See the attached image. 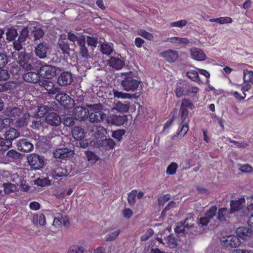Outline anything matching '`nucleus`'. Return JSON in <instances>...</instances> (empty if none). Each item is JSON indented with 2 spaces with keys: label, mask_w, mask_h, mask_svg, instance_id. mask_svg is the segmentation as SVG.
<instances>
[{
  "label": "nucleus",
  "mask_w": 253,
  "mask_h": 253,
  "mask_svg": "<svg viewBox=\"0 0 253 253\" xmlns=\"http://www.w3.org/2000/svg\"><path fill=\"white\" fill-rule=\"evenodd\" d=\"M123 80L121 84L122 88L127 91H134L137 90L140 81L138 80L135 73L131 71L122 73Z\"/></svg>",
  "instance_id": "f257e3e1"
},
{
  "label": "nucleus",
  "mask_w": 253,
  "mask_h": 253,
  "mask_svg": "<svg viewBox=\"0 0 253 253\" xmlns=\"http://www.w3.org/2000/svg\"><path fill=\"white\" fill-rule=\"evenodd\" d=\"M87 107L89 108L90 111L88 118L91 123L100 122L105 118L106 114L102 111V106L101 104L89 105Z\"/></svg>",
  "instance_id": "f03ea898"
},
{
  "label": "nucleus",
  "mask_w": 253,
  "mask_h": 253,
  "mask_svg": "<svg viewBox=\"0 0 253 253\" xmlns=\"http://www.w3.org/2000/svg\"><path fill=\"white\" fill-rule=\"evenodd\" d=\"M6 113L8 117L12 118V120L18 119L16 123L17 126H25L26 114H24L20 108L16 107H8L6 109Z\"/></svg>",
  "instance_id": "7ed1b4c3"
},
{
  "label": "nucleus",
  "mask_w": 253,
  "mask_h": 253,
  "mask_svg": "<svg viewBox=\"0 0 253 253\" xmlns=\"http://www.w3.org/2000/svg\"><path fill=\"white\" fill-rule=\"evenodd\" d=\"M193 110L195 108L193 103L189 99H183L180 107L179 116L182 123L185 122L189 115L188 109Z\"/></svg>",
  "instance_id": "20e7f679"
},
{
  "label": "nucleus",
  "mask_w": 253,
  "mask_h": 253,
  "mask_svg": "<svg viewBox=\"0 0 253 253\" xmlns=\"http://www.w3.org/2000/svg\"><path fill=\"white\" fill-rule=\"evenodd\" d=\"M33 53H28L22 51L18 54V60L20 65L26 70H30L32 67Z\"/></svg>",
  "instance_id": "39448f33"
},
{
  "label": "nucleus",
  "mask_w": 253,
  "mask_h": 253,
  "mask_svg": "<svg viewBox=\"0 0 253 253\" xmlns=\"http://www.w3.org/2000/svg\"><path fill=\"white\" fill-rule=\"evenodd\" d=\"M55 99L64 108L70 109L74 104V100L66 93L64 92H58L55 94Z\"/></svg>",
  "instance_id": "423d86ee"
},
{
  "label": "nucleus",
  "mask_w": 253,
  "mask_h": 253,
  "mask_svg": "<svg viewBox=\"0 0 253 253\" xmlns=\"http://www.w3.org/2000/svg\"><path fill=\"white\" fill-rule=\"evenodd\" d=\"M27 160L31 168L35 169H39L44 165L43 158L35 153L29 155Z\"/></svg>",
  "instance_id": "0eeeda50"
},
{
  "label": "nucleus",
  "mask_w": 253,
  "mask_h": 253,
  "mask_svg": "<svg viewBox=\"0 0 253 253\" xmlns=\"http://www.w3.org/2000/svg\"><path fill=\"white\" fill-rule=\"evenodd\" d=\"M217 207L212 206L205 213L204 216L201 217L199 219V223L202 226L207 225L212 220H214V217L216 216Z\"/></svg>",
  "instance_id": "6e6552de"
},
{
  "label": "nucleus",
  "mask_w": 253,
  "mask_h": 253,
  "mask_svg": "<svg viewBox=\"0 0 253 253\" xmlns=\"http://www.w3.org/2000/svg\"><path fill=\"white\" fill-rule=\"evenodd\" d=\"M56 71L54 66L49 65H42L39 70L41 76L47 79H51L55 76Z\"/></svg>",
  "instance_id": "1a4fd4ad"
},
{
  "label": "nucleus",
  "mask_w": 253,
  "mask_h": 253,
  "mask_svg": "<svg viewBox=\"0 0 253 253\" xmlns=\"http://www.w3.org/2000/svg\"><path fill=\"white\" fill-rule=\"evenodd\" d=\"M73 115L77 120L84 121L88 118L89 110L82 106H76L74 109Z\"/></svg>",
  "instance_id": "9d476101"
},
{
  "label": "nucleus",
  "mask_w": 253,
  "mask_h": 253,
  "mask_svg": "<svg viewBox=\"0 0 253 253\" xmlns=\"http://www.w3.org/2000/svg\"><path fill=\"white\" fill-rule=\"evenodd\" d=\"M49 176L54 180H59L63 177L67 176L68 172L66 169L61 167L56 166L48 171Z\"/></svg>",
  "instance_id": "9b49d317"
},
{
  "label": "nucleus",
  "mask_w": 253,
  "mask_h": 253,
  "mask_svg": "<svg viewBox=\"0 0 253 253\" xmlns=\"http://www.w3.org/2000/svg\"><path fill=\"white\" fill-rule=\"evenodd\" d=\"M57 104L54 102H48L46 105H42L38 107L37 115L40 117L47 115L50 111L56 109Z\"/></svg>",
  "instance_id": "f8f14e48"
},
{
  "label": "nucleus",
  "mask_w": 253,
  "mask_h": 253,
  "mask_svg": "<svg viewBox=\"0 0 253 253\" xmlns=\"http://www.w3.org/2000/svg\"><path fill=\"white\" fill-rule=\"evenodd\" d=\"M241 244L240 239L237 236L230 235L222 240V244L227 248H237Z\"/></svg>",
  "instance_id": "ddd939ff"
},
{
  "label": "nucleus",
  "mask_w": 253,
  "mask_h": 253,
  "mask_svg": "<svg viewBox=\"0 0 253 253\" xmlns=\"http://www.w3.org/2000/svg\"><path fill=\"white\" fill-rule=\"evenodd\" d=\"M49 46L45 42H42L38 44L35 49V54L41 59L44 58L47 56Z\"/></svg>",
  "instance_id": "4468645a"
},
{
  "label": "nucleus",
  "mask_w": 253,
  "mask_h": 253,
  "mask_svg": "<svg viewBox=\"0 0 253 253\" xmlns=\"http://www.w3.org/2000/svg\"><path fill=\"white\" fill-rule=\"evenodd\" d=\"M73 76L71 72H62L58 78L57 83L59 85L65 86L73 82Z\"/></svg>",
  "instance_id": "2eb2a0df"
},
{
  "label": "nucleus",
  "mask_w": 253,
  "mask_h": 253,
  "mask_svg": "<svg viewBox=\"0 0 253 253\" xmlns=\"http://www.w3.org/2000/svg\"><path fill=\"white\" fill-rule=\"evenodd\" d=\"M45 119L47 125L52 126H57L62 122L60 117L56 113H49Z\"/></svg>",
  "instance_id": "dca6fc26"
},
{
  "label": "nucleus",
  "mask_w": 253,
  "mask_h": 253,
  "mask_svg": "<svg viewBox=\"0 0 253 253\" xmlns=\"http://www.w3.org/2000/svg\"><path fill=\"white\" fill-rule=\"evenodd\" d=\"M161 56L169 63H173L176 61L178 57L177 50L168 49L161 53Z\"/></svg>",
  "instance_id": "f3484780"
},
{
  "label": "nucleus",
  "mask_w": 253,
  "mask_h": 253,
  "mask_svg": "<svg viewBox=\"0 0 253 253\" xmlns=\"http://www.w3.org/2000/svg\"><path fill=\"white\" fill-rule=\"evenodd\" d=\"M236 234L239 239L248 240L252 235V230L247 227H240L236 229Z\"/></svg>",
  "instance_id": "a211bd4d"
},
{
  "label": "nucleus",
  "mask_w": 253,
  "mask_h": 253,
  "mask_svg": "<svg viewBox=\"0 0 253 253\" xmlns=\"http://www.w3.org/2000/svg\"><path fill=\"white\" fill-rule=\"evenodd\" d=\"M41 76L40 72L30 71L24 74L23 78L27 82L36 84L40 81Z\"/></svg>",
  "instance_id": "6ab92c4d"
},
{
  "label": "nucleus",
  "mask_w": 253,
  "mask_h": 253,
  "mask_svg": "<svg viewBox=\"0 0 253 253\" xmlns=\"http://www.w3.org/2000/svg\"><path fill=\"white\" fill-rule=\"evenodd\" d=\"M245 203V199L244 198H240L238 200H231L230 206V212L234 213L236 211L242 209Z\"/></svg>",
  "instance_id": "aec40b11"
},
{
  "label": "nucleus",
  "mask_w": 253,
  "mask_h": 253,
  "mask_svg": "<svg viewBox=\"0 0 253 253\" xmlns=\"http://www.w3.org/2000/svg\"><path fill=\"white\" fill-rule=\"evenodd\" d=\"M109 65L116 70H120L125 65L123 59L119 57L111 56L108 60Z\"/></svg>",
  "instance_id": "412c9836"
},
{
  "label": "nucleus",
  "mask_w": 253,
  "mask_h": 253,
  "mask_svg": "<svg viewBox=\"0 0 253 253\" xmlns=\"http://www.w3.org/2000/svg\"><path fill=\"white\" fill-rule=\"evenodd\" d=\"M18 149L24 152H28L33 149V145L27 139H20L17 144Z\"/></svg>",
  "instance_id": "4be33fe9"
},
{
  "label": "nucleus",
  "mask_w": 253,
  "mask_h": 253,
  "mask_svg": "<svg viewBox=\"0 0 253 253\" xmlns=\"http://www.w3.org/2000/svg\"><path fill=\"white\" fill-rule=\"evenodd\" d=\"M192 57L198 61H203L206 59V54L201 49L197 47L192 48L190 50Z\"/></svg>",
  "instance_id": "5701e85b"
},
{
  "label": "nucleus",
  "mask_w": 253,
  "mask_h": 253,
  "mask_svg": "<svg viewBox=\"0 0 253 253\" xmlns=\"http://www.w3.org/2000/svg\"><path fill=\"white\" fill-rule=\"evenodd\" d=\"M127 120V117L125 115H113L108 120V121L111 124L116 126H120L123 125Z\"/></svg>",
  "instance_id": "b1692460"
},
{
  "label": "nucleus",
  "mask_w": 253,
  "mask_h": 253,
  "mask_svg": "<svg viewBox=\"0 0 253 253\" xmlns=\"http://www.w3.org/2000/svg\"><path fill=\"white\" fill-rule=\"evenodd\" d=\"M71 155V151L68 148L57 149L53 152V156L55 158L64 159L68 158Z\"/></svg>",
  "instance_id": "393cba45"
},
{
  "label": "nucleus",
  "mask_w": 253,
  "mask_h": 253,
  "mask_svg": "<svg viewBox=\"0 0 253 253\" xmlns=\"http://www.w3.org/2000/svg\"><path fill=\"white\" fill-rule=\"evenodd\" d=\"M85 43V39L84 36H80L79 37V42L78 43L80 47V52L83 57H87L88 56V52Z\"/></svg>",
  "instance_id": "a878e982"
},
{
  "label": "nucleus",
  "mask_w": 253,
  "mask_h": 253,
  "mask_svg": "<svg viewBox=\"0 0 253 253\" xmlns=\"http://www.w3.org/2000/svg\"><path fill=\"white\" fill-rule=\"evenodd\" d=\"M231 214L232 213L230 212V210L229 211L226 208H221L218 210L217 215L215 217L221 222L226 220V218H230Z\"/></svg>",
  "instance_id": "bb28decb"
},
{
  "label": "nucleus",
  "mask_w": 253,
  "mask_h": 253,
  "mask_svg": "<svg viewBox=\"0 0 253 253\" xmlns=\"http://www.w3.org/2000/svg\"><path fill=\"white\" fill-rule=\"evenodd\" d=\"M42 84L50 94H56L58 92H59L60 88L55 87L54 84L51 82L44 81L42 82Z\"/></svg>",
  "instance_id": "cd10ccee"
},
{
  "label": "nucleus",
  "mask_w": 253,
  "mask_h": 253,
  "mask_svg": "<svg viewBox=\"0 0 253 253\" xmlns=\"http://www.w3.org/2000/svg\"><path fill=\"white\" fill-rule=\"evenodd\" d=\"M186 83H180L177 84L175 89V94L177 97L180 98L183 96H187Z\"/></svg>",
  "instance_id": "c85d7f7f"
},
{
  "label": "nucleus",
  "mask_w": 253,
  "mask_h": 253,
  "mask_svg": "<svg viewBox=\"0 0 253 253\" xmlns=\"http://www.w3.org/2000/svg\"><path fill=\"white\" fill-rule=\"evenodd\" d=\"M72 135L76 140H82L84 138L85 133L84 129L81 126H75L72 130Z\"/></svg>",
  "instance_id": "c756f323"
},
{
  "label": "nucleus",
  "mask_w": 253,
  "mask_h": 253,
  "mask_svg": "<svg viewBox=\"0 0 253 253\" xmlns=\"http://www.w3.org/2000/svg\"><path fill=\"white\" fill-rule=\"evenodd\" d=\"M60 217H55L53 219V224L55 226L61 225L62 222H64L65 226H68L70 225V222L65 215L59 214Z\"/></svg>",
  "instance_id": "7c9ffc66"
},
{
  "label": "nucleus",
  "mask_w": 253,
  "mask_h": 253,
  "mask_svg": "<svg viewBox=\"0 0 253 253\" xmlns=\"http://www.w3.org/2000/svg\"><path fill=\"white\" fill-rule=\"evenodd\" d=\"M19 136V132L15 128L10 127L8 130L5 132V138L7 140L12 141L14 139L18 137Z\"/></svg>",
  "instance_id": "2f4dec72"
},
{
  "label": "nucleus",
  "mask_w": 253,
  "mask_h": 253,
  "mask_svg": "<svg viewBox=\"0 0 253 253\" xmlns=\"http://www.w3.org/2000/svg\"><path fill=\"white\" fill-rule=\"evenodd\" d=\"M130 105V103L129 101H125L124 103L118 102L116 105V109L119 112L126 113L129 110Z\"/></svg>",
  "instance_id": "473e14b6"
},
{
  "label": "nucleus",
  "mask_w": 253,
  "mask_h": 253,
  "mask_svg": "<svg viewBox=\"0 0 253 253\" xmlns=\"http://www.w3.org/2000/svg\"><path fill=\"white\" fill-rule=\"evenodd\" d=\"M189 220H191V218H190ZM188 220L189 218H186L183 223L180 222L179 225H177L174 229L175 232L178 233H184L186 230V227L188 228L189 227H191L193 224H191V225H189L187 223Z\"/></svg>",
  "instance_id": "72a5a7b5"
},
{
  "label": "nucleus",
  "mask_w": 253,
  "mask_h": 253,
  "mask_svg": "<svg viewBox=\"0 0 253 253\" xmlns=\"http://www.w3.org/2000/svg\"><path fill=\"white\" fill-rule=\"evenodd\" d=\"M113 94L115 98H122V99H131L135 97V94H131L128 93H124L122 91H119L115 89L113 90Z\"/></svg>",
  "instance_id": "f704fd0d"
},
{
  "label": "nucleus",
  "mask_w": 253,
  "mask_h": 253,
  "mask_svg": "<svg viewBox=\"0 0 253 253\" xmlns=\"http://www.w3.org/2000/svg\"><path fill=\"white\" fill-rule=\"evenodd\" d=\"M31 126L33 128L37 129L38 130H40L41 129H42L47 126V123L45 119L43 120H40L33 121L32 122Z\"/></svg>",
  "instance_id": "c9c22d12"
},
{
  "label": "nucleus",
  "mask_w": 253,
  "mask_h": 253,
  "mask_svg": "<svg viewBox=\"0 0 253 253\" xmlns=\"http://www.w3.org/2000/svg\"><path fill=\"white\" fill-rule=\"evenodd\" d=\"M165 242L166 246L170 248H174L177 246L176 239L172 236H168L166 238L164 239Z\"/></svg>",
  "instance_id": "e433bc0d"
},
{
  "label": "nucleus",
  "mask_w": 253,
  "mask_h": 253,
  "mask_svg": "<svg viewBox=\"0 0 253 253\" xmlns=\"http://www.w3.org/2000/svg\"><path fill=\"white\" fill-rule=\"evenodd\" d=\"M58 45L63 53L69 54L70 48L67 40H59Z\"/></svg>",
  "instance_id": "4c0bfd02"
},
{
  "label": "nucleus",
  "mask_w": 253,
  "mask_h": 253,
  "mask_svg": "<svg viewBox=\"0 0 253 253\" xmlns=\"http://www.w3.org/2000/svg\"><path fill=\"white\" fill-rule=\"evenodd\" d=\"M12 145V142L7 139L0 138V151H6Z\"/></svg>",
  "instance_id": "58836bf2"
},
{
  "label": "nucleus",
  "mask_w": 253,
  "mask_h": 253,
  "mask_svg": "<svg viewBox=\"0 0 253 253\" xmlns=\"http://www.w3.org/2000/svg\"><path fill=\"white\" fill-rule=\"evenodd\" d=\"M116 143L112 138L104 139L101 141V144L107 149H112Z\"/></svg>",
  "instance_id": "ea45409f"
},
{
  "label": "nucleus",
  "mask_w": 253,
  "mask_h": 253,
  "mask_svg": "<svg viewBox=\"0 0 253 253\" xmlns=\"http://www.w3.org/2000/svg\"><path fill=\"white\" fill-rule=\"evenodd\" d=\"M210 21L211 22H216L221 24L231 23L233 22L232 19L230 17H221L215 19H211Z\"/></svg>",
  "instance_id": "a19ab883"
},
{
  "label": "nucleus",
  "mask_w": 253,
  "mask_h": 253,
  "mask_svg": "<svg viewBox=\"0 0 253 253\" xmlns=\"http://www.w3.org/2000/svg\"><path fill=\"white\" fill-rule=\"evenodd\" d=\"M107 133V130L102 126H97L95 131V136L98 138H102L106 136Z\"/></svg>",
  "instance_id": "79ce46f5"
},
{
  "label": "nucleus",
  "mask_w": 253,
  "mask_h": 253,
  "mask_svg": "<svg viewBox=\"0 0 253 253\" xmlns=\"http://www.w3.org/2000/svg\"><path fill=\"white\" fill-rule=\"evenodd\" d=\"M178 168V166L176 163L172 162L168 166L166 172L169 175H174L176 173Z\"/></svg>",
  "instance_id": "37998d69"
},
{
  "label": "nucleus",
  "mask_w": 253,
  "mask_h": 253,
  "mask_svg": "<svg viewBox=\"0 0 253 253\" xmlns=\"http://www.w3.org/2000/svg\"><path fill=\"white\" fill-rule=\"evenodd\" d=\"M6 39L9 41L14 40L17 36V30L14 28H8L6 32Z\"/></svg>",
  "instance_id": "c03bdc74"
},
{
  "label": "nucleus",
  "mask_w": 253,
  "mask_h": 253,
  "mask_svg": "<svg viewBox=\"0 0 253 253\" xmlns=\"http://www.w3.org/2000/svg\"><path fill=\"white\" fill-rule=\"evenodd\" d=\"M243 80L245 82L251 83L253 84V71L244 70Z\"/></svg>",
  "instance_id": "a18cd8bd"
},
{
  "label": "nucleus",
  "mask_w": 253,
  "mask_h": 253,
  "mask_svg": "<svg viewBox=\"0 0 253 253\" xmlns=\"http://www.w3.org/2000/svg\"><path fill=\"white\" fill-rule=\"evenodd\" d=\"M44 34V31L41 28L35 27L34 30L32 31V35H33L34 40L36 41L42 38Z\"/></svg>",
  "instance_id": "49530a36"
},
{
  "label": "nucleus",
  "mask_w": 253,
  "mask_h": 253,
  "mask_svg": "<svg viewBox=\"0 0 253 253\" xmlns=\"http://www.w3.org/2000/svg\"><path fill=\"white\" fill-rule=\"evenodd\" d=\"M35 183L38 186L44 187L50 185L51 184V181L48 177L43 178H38L36 180Z\"/></svg>",
  "instance_id": "de8ad7c7"
},
{
  "label": "nucleus",
  "mask_w": 253,
  "mask_h": 253,
  "mask_svg": "<svg viewBox=\"0 0 253 253\" xmlns=\"http://www.w3.org/2000/svg\"><path fill=\"white\" fill-rule=\"evenodd\" d=\"M186 76L193 81L197 82L200 81L198 72L195 70L188 71L186 73Z\"/></svg>",
  "instance_id": "09e8293b"
},
{
  "label": "nucleus",
  "mask_w": 253,
  "mask_h": 253,
  "mask_svg": "<svg viewBox=\"0 0 253 253\" xmlns=\"http://www.w3.org/2000/svg\"><path fill=\"white\" fill-rule=\"evenodd\" d=\"M137 35L148 40H153L154 36L152 34L143 29H139L137 32Z\"/></svg>",
  "instance_id": "8fccbe9b"
},
{
  "label": "nucleus",
  "mask_w": 253,
  "mask_h": 253,
  "mask_svg": "<svg viewBox=\"0 0 253 253\" xmlns=\"http://www.w3.org/2000/svg\"><path fill=\"white\" fill-rule=\"evenodd\" d=\"M137 193L136 190H132L128 195L127 201L128 204L131 205H134L135 203L136 200L135 198Z\"/></svg>",
  "instance_id": "3c124183"
},
{
  "label": "nucleus",
  "mask_w": 253,
  "mask_h": 253,
  "mask_svg": "<svg viewBox=\"0 0 253 253\" xmlns=\"http://www.w3.org/2000/svg\"><path fill=\"white\" fill-rule=\"evenodd\" d=\"M4 191L6 194H10L14 191L16 186L11 183H5L3 184Z\"/></svg>",
  "instance_id": "603ef678"
},
{
  "label": "nucleus",
  "mask_w": 253,
  "mask_h": 253,
  "mask_svg": "<svg viewBox=\"0 0 253 253\" xmlns=\"http://www.w3.org/2000/svg\"><path fill=\"white\" fill-rule=\"evenodd\" d=\"M187 24V21L185 19H183L169 23V26L170 27H179L182 28L185 26Z\"/></svg>",
  "instance_id": "864d4df0"
},
{
  "label": "nucleus",
  "mask_w": 253,
  "mask_h": 253,
  "mask_svg": "<svg viewBox=\"0 0 253 253\" xmlns=\"http://www.w3.org/2000/svg\"><path fill=\"white\" fill-rule=\"evenodd\" d=\"M6 156L12 160H16L20 158L21 155L14 150H10L7 152Z\"/></svg>",
  "instance_id": "5fc2aeb1"
},
{
  "label": "nucleus",
  "mask_w": 253,
  "mask_h": 253,
  "mask_svg": "<svg viewBox=\"0 0 253 253\" xmlns=\"http://www.w3.org/2000/svg\"><path fill=\"white\" fill-rule=\"evenodd\" d=\"M29 31L28 27H24L21 30L18 39H19V40H21L22 42H25L29 36Z\"/></svg>",
  "instance_id": "6e6d98bb"
},
{
  "label": "nucleus",
  "mask_w": 253,
  "mask_h": 253,
  "mask_svg": "<svg viewBox=\"0 0 253 253\" xmlns=\"http://www.w3.org/2000/svg\"><path fill=\"white\" fill-rule=\"evenodd\" d=\"M126 130L125 129H119L113 131L112 136L120 141L122 139V137L125 135Z\"/></svg>",
  "instance_id": "4d7b16f0"
},
{
  "label": "nucleus",
  "mask_w": 253,
  "mask_h": 253,
  "mask_svg": "<svg viewBox=\"0 0 253 253\" xmlns=\"http://www.w3.org/2000/svg\"><path fill=\"white\" fill-rule=\"evenodd\" d=\"M62 123L66 126H73L75 124L74 119L71 117H64L63 119Z\"/></svg>",
  "instance_id": "13d9d810"
},
{
  "label": "nucleus",
  "mask_w": 253,
  "mask_h": 253,
  "mask_svg": "<svg viewBox=\"0 0 253 253\" xmlns=\"http://www.w3.org/2000/svg\"><path fill=\"white\" fill-rule=\"evenodd\" d=\"M120 232V230H117L109 234L105 237V240L107 241H111L114 240L118 236Z\"/></svg>",
  "instance_id": "bf43d9fd"
},
{
  "label": "nucleus",
  "mask_w": 253,
  "mask_h": 253,
  "mask_svg": "<svg viewBox=\"0 0 253 253\" xmlns=\"http://www.w3.org/2000/svg\"><path fill=\"white\" fill-rule=\"evenodd\" d=\"M170 198V195L169 194H167L160 196L158 199V203L160 206H163L167 202Z\"/></svg>",
  "instance_id": "052dcab7"
},
{
  "label": "nucleus",
  "mask_w": 253,
  "mask_h": 253,
  "mask_svg": "<svg viewBox=\"0 0 253 253\" xmlns=\"http://www.w3.org/2000/svg\"><path fill=\"white\" fill-rule=\"evenodd\" d=\"M187 86V96L189 95L191 93L196 94L198 93L199 91V88L196 86H193L192 84H186Z\"/></svg>",
  "instance_id": "680f3d73"
},
{
  "label": "nucleus",
  "mask_w": 253,
  "mask_h": 253,
  "mask_svg": "<svg viewBox=\"0 0 253 253\" xmlns=\"http://www.w3.org/2000/svg\"><path fill=\"white\" fill-rule=\"evenodd\" d=\"M83 248L77 245L71 246L68 250V253H83Z\"/></svg>",
  "instance_id": "e2e57ef3"
},
{
  "label": "nucleus",
  "mask_w": 253,
  "mask_h": 253,
  "mask_svg": "<svg viewBox=\"0 0 253 253\" xmlns=\"http://www.w3.org/2000/svg\"><path fill=\"white\" fill-rule=\"evenodd\" d=\"M154 234V231L152 228L148 229L145 233L141 236V240L142 241H146L148 240Z\"/></svg>",
  "instance_id": "0e129e2a"
},
{
  "label": "nucleus",
  "mask_w": 253,
  "mask_h": 253,
  "mask_svg": "<svg viewBox=\"0 0 253 253\" xmlns=\"http://www.w3.org/2000/svg\"><path fill=\"white\" fill-rule=\"evenodd\" d=\"M10 121L8 118L3 119L0 115V131L4 128L6 126H8L10 124Z\"/></svg>",
  "instance_id": "69168bd1"
},
{
  "label": "nucleus",
  "mask_w": 253,
  "mask_h": 253,
  "mask_svg": "<svg viewBox=\"0 0 253 253\" xmlns=\"http://www.w3.org/2000/svg\"><path fill=\"white\" fill-rule=\"evenodd\" d=\"M8 62V58L4 53H0V69L4 67Z\"/></svg>",
  "instance_id": "338daca9"
},
{
  "label": "nucleus",
  "mask_w": 253,
  "mask_h": 253,
  "mask_svg": "<svg viewBox=\"0 0 253 253\" xmlns=\"http://www.w3.org/2000/svg\"><path fill=\"white\" fill-rule=\"evenodd\" d=\"M9 78V74L7 71L2 68L0 69V81H5Z\"/></svg>",
  "instance_id": "774afa93"
}]
</instances>
